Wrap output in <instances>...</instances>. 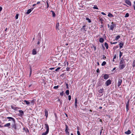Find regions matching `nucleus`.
Returning a JSON list of instances; mask_svg holds the SVG:
<instances>
[{"instance_id": "nucleus-1", "label": "nucleus", "mask_w": 135, "mask_h": 135, "mask_svg": "<svg viewBox=\"0 0 135 135\" xmlns=\"http://www.w3.org/2000/svg\"><path fill=\"white\" fill-rule=\"evenodd\" d=\"M126 66V63L124 60L123 58H122L120 61L119 64V68L120 69H124Z\"/></svg>"}, {"instance_id": "nucleus-2", "label": "nucleus", "mask_w": 135, "mask_h": 135, "mask_svg": "<svg viewBox=\"0 0 135 135\" xmlns=\"http://www.w3.org/2000/svg\"><path fill=\"white\" fill-rule=\"evenodd\" d=\"M111 25L110 26V27H109V30L113 31L114 27H116V24L114 23L113 22H111Z\"/></svg>"}, {"instance_id": "nucleus-3", "label": "nucleus", "mask_w": 135, "mask_h": 135, "mask_svg": "<svg viewBox=\"0 0 135 135\" xmlns=\"http://www.w3.org/2000/svg\"><path fill=\"white\" fill-rule=\"evenodd\" d=\"M111 81L110 79H109L106 81L105 83V84H106L107 86H108L110 85L111 84Z\"/></svg>"}, {"instance_id": "nucleus-4", "label": "nucleus", "mask_w": 135, "mask_h": 135, "mask_svg": "<svg viewBox=\"0 0 135 135\" xmlns=\"http://www.w3.org/2000/svg\"><path fill=\"white\" fill-rule=\"evenodd\" d=\"M122 81V80L121 79H119L118 80V83L117 86L119 87L120 86Z\"/></svg>"}, {"instance_id": "nucleus-5", "label": "nucleus", "mask_w": 135, "mask_h": 135, "mask_svg": "<svg viewBox=\"0 0 135 135\" xmlns=\"http://www.w3.org/2000/svg\"><path fill=\"white\" fill-rule=\"evenodd\" d=\"M129 103V100H128L127 102V103L126 104V110L127 112H128L129 110L128 106Z\"/></svg>"}, {"instance_id": "nucleus-6", "label": "nucleus", "mask_w": 135, "mask_h": 135, "mask_svg": "<svg viewBox=\"0 0 135 135\" xmlns=\"http://www.w3.org/2000/svg\"><path fill=\"white\" fill-rule=\"evenodd\" d=\"M6 118L9 119H11L12 120V121H13L14 123H15L16 122L15 119L13 118L12 117H6Z\"/></svg>"}, {"instance_id": "nucleus-7", "label": "nucleus", "mask_w": 135, "mask_h": 135, "mask_svg": "<svg viewBox=\"0 0 135 135\" xmlns=\"http://www.w3.org/2000/svg\"><path fill=\"white\" fill-rule=\"evenodd\" d=\"M125 2L126 4L129 6H131V2L128 0H126Z\"/></svg>"}, {"instance_id": "nucleus-8", "label": "nucleus", "mask_w": 135, "mask_h": 135, "mask_svg": "<svg viewBox=\"0 0 135 135\" xmlns=\"http://www.w3.org/2000/svg\"><path fill=\"white\" fill-rule=\"evenodd\" d=\"M45 128L46 129V131L49 132V128L48 124H45Z\"/></svg>"}, {"instance_id": "nucleus-9", "label": "nucleus", "mask_w": 135, "mask_h": 135, "mask_svg": "<svg viewBox=\"0 0 135 135\" xmlns=\"http://www.w3.org/2000/svg\"><path fill=\"white\" fill-rule=\"evenodd\" d=\"M33 8H32L31 9H28L27 11V12H26V14H29L31 11L33 9Z\"/></svg>"}, {"instance_id": "nucleus-10", "label": "nucleus", "mask_w": 135, "mask_h": 135, "mask_svg": "<svg viewBox=\"0 0 135 135\" xmlns=\"http://www.w3.org/2000/svg\"><path fill=\"white\" fill-rule=\"evenodd\" d=\"M103 77L104 79H107L109 78V75L107 74H105L104 75Z\"/></svg>"}, {"instance_id": "nucleus-11", "label": "nucleus", "mask_w": 135, "mask_h": 135, "mask_svg": "<svg viewBox=\"0 0 135 135\" xmlns=\"http://www.w3.org/2000/svg\"><path fill=\"white\" fill-rule=\"evenodd\" d=\"M65 126H66V129L65 130V131L66 132V133H68L69 134V132L68 131V130H69L68 126L66 124L65 125Z\"/></svg>"}, {"instance_id": "nucleus-12", "label": "nucleus", "mask_w": 135, "mask_h": 135, "mask_svg": "<svg viewBox=\"0 0 135 135\" xmlns=\"http://www.w3.org/2000/svg\"><path fill=\"white\" fill-rule=\"evenodd\" d=\"M75 107V108H77V100L76 98L75 99V103L74 104Z\"/></svg>"}, {"instance_id": "nucleus-13", "label": "nucleus", "mask_w": 135, "mask_h": 135, "mask_svg": "<svg viewBox=\"0 0 135 135\" xmlns=\"http://www.w3.org/2000/svg\"><path fill=\"white\" fill-rule=\"evenodd\" d=\"M32 54L33 55H35L36 54V49H34L33 50Z\"/></svg>"}, {"instance_id": "nucleus-14", "label": "nucleus", "mask_w": 135, "mask_h": 135, "mask_svg": "<svg viewBox=\"0 0 135 135\" xmlns=\"http://www.w3.org/2000/svg\"><path fill=\"white\" fill-rule=\"evenodd\" d=\"M45 115L46 116V118H47L48 116V111L46 109L45 110Z\"/></svg>"}, {"instance_id": "nucleus-15", "label": "nucleus", "mask_w": 135, "mask_h": 135, "mask_svg": "<svg viewBox=\"0 0 135 135\" xmlns=\"http://www.w3.org/2000/svg\"><path fill=\"white\" fill-rule=\"evenodd\" d=\"M125 133L127 134H129L131 133V131L130 130H128L127 131L125 132Z\"/></svg>"}, {"instance_id": "nucleus-16", "label": "nucleus", "mask_w": 135, "mask_h": 135, "mask_svg": "<svg viewBox=\"0 0 135 135\" xmlns=\"http://www.w3.org/2000/svg\"><path fill=\"white\" fill-rule=\"evenodd\" d=\"M86 27V25L85 24H84V25L83 26L82 28H81L82 29H83L84 30V31L85 32L86 31V28H85Z\"/></svg>"}, {"instance_id": "nucleus-17", "label": "nucleus", "mask_w": 135, "mask_h": 135, "mask_svg": "<svg viewBox=\"0 0 135 135\" xmlns=\"http://www.w3.org/2000/svg\"><path fill=\"white\" fill-rule=\"evenodd\" d=\"M104 39L102 38H99V41L101 42V43H102L104 42Z\"/></svg>"}, {"instance_id": "nucleus-18", "label": "nucleus", "mask_w": 135, "mask_h": 135, "mask_svg": "<svg viewBox=\"0 0 135 135\" xmlns=\"http://www.w3.org/2000/svg\"><path fill=\"white\" fill-rule=\"evenodd\" d=\"M18 111L20 113V114L22 116L24 114V112L22 110H20Z\"/></svg>"}, {"instance_id": "nucleus-19", "label": "nucleus", "mask_w": 135, "mask_h": 135, "mask_svg": "<svg viewBox=\"0 0 135 135\" xmlns=\"http://www.w3.org/2000/svg\"><path fill=\"white\" fill-rule=\"evenodd\" d=\"M11 125V124L10 123H8L5 124L4 125V127H9Z\"/></svg>"}, {"instance_id": "nucleus-20", "label": "nucleus", "mask_w": 135, "mask_h": 135, "mask_svg": "<svg viewBox=\"0 0 135 135\" xmlns=\"http://www.w3.org/2000/svg\"><path fill=\"white\" fill-rule=\"evenodd\" d=\"M104 90V89L103 88H102L101 89H100V90H99L98 91V92L99 93H102L103 92Z\"/></svg>"}, {"instance_id": "nucleus-21", "label": "nucleus", "mask_w": 135, "mask_h": 135, "mask_svg": "<svg viewBox=\"0 0 135 135\" xmlns=\"http://www.w3.org/2000/svg\"><path fill=\"white\" fill-rule=\"evenodd\" d=\"M50 12H52V17H55L56 16V14L55 12L52 10Z\"/></svg>"}, {"instance_id": "nucleus-22", "label": "nucleus", "mask_w": 135, "mask_h": 135, "mask_svg": "<svg viewBox=\"0 0 135 135\" xmlns=\"http://www.w3.org/2000/svg\"><path fill=\"white\" fill-rule=\"evenodd\" d=\"M104 45L105 47H106V49H108V44L107 42H105Z\"/></svg>"}, {"instance_id": "nucleus-23", "label": "nucleus", "mask_w": 135, "mask_h": 135, "mask_svg": "<svg viewBox=\"0 0 135 135\" xmlns=\"http://www.w3.org/2000/svg\"><path fill=\"white\" fill-rule=\"evenodd\" d=\"M14 124L12 125V127L14 128L15 129H17L16 125L15 123H14Z\"/></svg>"}, {"instance_id": "nucleus-24", "label": "nucleus", "mask_w": 135, "mask_h": 135, "mask_svg": "<svg viewBox=\"0 0 135 135\" xmlns=\"http://www.w3.org/2000/svg\"><path fill=\"white\" fill-rule=\"evenodd\" d=\"M59 22H58L56 24V28L57 30L58 29V30H59V28H58V27L59 26Z\"/></svg>"}, {"instance_id": "nucleus-25", "label": "nucleus", "mask_w": 135, "mask_h": 135, "mask_svg": "<svg viewBox=\"0 0 135 135\" xmlns=\"http://www.w3.org/2000/svg\"><path fill=\"white\" fill-rule=\"evenodd\" d=\"M119 47L120 48H121L123 46V45L124 44L122 43H120L119 44Z\"/></svg>"}, {"instance_id": "nucleus-26", "label": "nucleus", "mask_w": 135, "mask_h": 135, "mask_svg": "<svg viewBox=\"0 0 135 135\" xmlns=\"http://www.w3.org/2000/svg\"><path fill=\"white\" fill-rule=\"evenodd\" d=\"M108 16L109 17H114L110 13H109L108 15Z\"/></svg>"}, {"instance_id": "nucleus-27", "label": "nucleus", "mask_w": 135, "mask_h": 135, "mask_svg": "<svg viewBox=\"0 0 135 135\" xmlns=\"http://www.w3.org/2000/svg\"><path fill=\"white\" fill-rule=\"evenodd\" d=\"M23 102H25L26 103V104H27V105H29L30 104V102L29 101H27V100H25L23 101Z\"/></svg>"}, {"instance_id": "nucleus-28", "label": "nucleus", "mask_w": 135, "mask_h": 135, "mask_svg": "<svg viewBox=\"0 0 135 135\" xmlns=\"http://www.w3.org/2000/svg\"><path fill=\"white\" fill-rule=\"evenodd\" d=\"M120 37V36L119 35H118L115 37V40H117Z\"/></svg>"}, {"instance_id": "nucleus-29", "label": "nucleus", "mask_w": 135, "mask_h": 135, "mask_svg": "<svg viewBox=\"0 0 135 135\" xmlns=\"http://www.w3.org/2000/svg\"><path fill=\"white\" fill-rule=\"evenodd\" d=\"M132 66L133 67H134L135 66V60H134L132 64Z\"/></svg>"}, {"instance_id": "nucleus-30", "label": "nucleus", "mask_w": 135, "mask_h": 135, "mask_svg": "<svg viewBox=\"0 0 135 135\" xmlns=\"http://www.w3.org/2000/svg\"><path fill=\"white\" fill-rule=\"evenodd\" d=\"M48 132H49L46 131L45 132L43 133L42 135H46L48 133Z\"/></svg>"}, {"instance_id": "nucleus-31", "label": "nucleus", "mask_w": 135, "mask_h": 135, "mask_svg": "<svg viewBox=\"0 0 135 135\" xmlns=\"http://www.w3.org/2000/svg\"><path fill=\"white\" fill-rule=\"evenodd\" d=\"M93 8L94 9H98L97 6L96 5H95L94 6V7H93Z\"/></svg>"}, {"instance_id": "nucleus-32", "label": "nucleus", "mask_w": 135, "mask_h": 135, "mask_svg": "<svg viewBox=\"0 0 135 135\" xmlns=\"http://www.w3.org/2000/svg\"><path fill=\"white\" fill-rule=\"evenodd\" d=\"M86 20L88 21V22H89L90 23L91 22V21L88 18H86Z\"/></svg>"}, {"instance_id": "nucleus-33", "label": "nucleus", "mask_w": 135, "mask_h": 135, "mask_svg": "<svg viewBox=\"0 0 135 135\" xmlns=\"http://www.w3.org/2000/svg\"><path fill=\"white\" fill-rule=\"evenodd\" d=\"M123 53L122 52L120 51L119 52V57L120 58L121 57V56L122 55Z\"/></svg>"}, {"instance_id": "nucleus-34", "label": "nucleus", "mask_w": 135, "mask_h": 135, "mask_svg": "<svg viewBox=\"0 0 135 135\" xmlns=\"http://www.w3.org/2000/svg\"><path fill=\"white\" fill-rule=\"evenodd\" d=\"M65 93L67 95H68L69 94V90H67L66 91Z\"/></svg>"}, {"instance_id": "nucleus-35", "label": "nucleus", "mask_w": 135, "mask_h": 135, "mask_svg": "<svg viewBox=\"0 0 135 135\" xmlns=\"http://www.w3.org/2000/svg\"><path fill=\"white\" fill-rule=\"evenodd\" d=\"M106 64V62L104 61L102 63V66H104Z\"/></svg>"}, {"instance_id": "nucleus-36", "label": "nucleus", "mask_w": 135, "mask_h": 135, "mask_svg": "<svg viewBox=\"0 0 135 135\" xmlns=\"http://www.w3.org/2000/svg\"><path fill=\"white\" fill-rule=\"evenodd\" d=\"M129 16V14L128 13H127L126 14L124 17H128Z\"/></svg>"}, {"instance_id": "nucleus-37", "label": "nucleus", "mask_w": 135, "mask_h": 135, "mask_svg": "<svg viewBox=\"0 0 135 135\" xmlns=\"http://www.w3.org/2000/svg\"><path fill=\"white\" fill-rule=\"evenodd\" d=\"M59 86H55L54 87V88L55 89H56L59 88Z\"/></svg>"}, {"instance_id": "nucleus-38", "label": "nucleus", "mask_w": 135, "mask_h": 135, "mask_svg": "<svg viewBox=\"0 0 135 135\" xmlns=\"http://www.w3.org/2000/svg\"><path fill=\"white\" fill-rule=\"evenodd\" d=\"M19 15L18 14H17L15 16L16 19H17L18 18Z\"/></svg>"}, {"instance_id": "nucleus-39", "label": "nucleus", "mask_w": 135, "mask_h": 135, "mask_svg": "<svg viewBox=\"0 0 135 135\" xmlns=\"http://www.w3.org/2000/svg\"><path fill=\"white\" fill-rule=\"evenodd\" d=\"M78 131H77V133L78 135H81L80 133L79 132V131H78Z\"/></svg>"}, {"instance_id": "nucleus-40", "label": "nucleus", "mask_w": 135, "mask_h": 135, "mask_svg": "<svg viewBox=\"0 0 135 135\" xmlns=\"http://www.w3.org/2000/svg\"><path fill=\"white\" fill-rule=\"evenodd\" d=\"M61 68L60 67H58L55 70V71H58L59 69H60Z\"/></svg>"}, {"instance_id": "nucleus-41", "label": "nucleus", "mask_w": 135, "mask_h": 135, "mask_svg": "<svg viewBox=\"0 0 135 135\" xmlns=\"http://www.w3.org/2000/svg\"><path fill=\"white\" fill-rule=\"evenodd\" d=\"M71 95H69L68 96V99L69 100H71Z\"/></svg>"}, {"instance_id": "nucleus-42", "label": "nucleus", "mask_w": 135, "mask_h": 135, "mask_svg": "<svg viewBox=\"0 0 135 135\" xmlns=\"http://www.w3.org/2000/svg\"><path fill=\"white\" fill-rule=\"evenodd\" d=\"M93 47L94 48V51H95L96 50V47L94 45H93Z\"/></svg>"}, {"instance_id": "nucleus-43", "label": "nucleus", "mask_w": 135, "mask_h": 135, "mask_svg": "<svg viewBox=\"0 0 135 135\" xmlns=\"http://www.w3.org/2000/svg\"><path fill=\"white\" fill-rule=\"evenodd\" d=\"M110 43L112 45V44H116L117 43V42H110Z\"/></svg>"}, {"instance_id": "nucleus-44", "label": "nucleus", "mask_w": 135, "mask_h": 135, "mask_svg": "<svg viewBox=\"0 0 135 135\" xmlns=\"http://www.w3.org/2000/svg\"><path fill=\"white\" fill-rule=\"evenodd\" d=\"M38 41H41V37H38Z\"/></svg>"}, {"instance_id": "nucleus-45", "label": "nucleus", "mask_w": 135, "mask_h": 135, "mask_svg": "<svg viewBox=\"0 0 135 135\" xmlns=\"http://www.w3.org/2000/svg\"><path fill=\"white\" fill-rule=\"evenodd\" d=\"M70 69V68L69 67H67L66 68V70L68 71H69Z\"/></svg>"}, {"instance_id": "nucleus-46", "label": "nucleus", "mask_w": 135, "mask_h": 135, "mask_svg": "<svg viewBox=\"0 0 135 135\" xmlns=\"http://www.w3.org/2000/svg\"><path fill=\"white\" fill-rule=\"evenodd\" d=\"M63 94H64V93H63V91H62V92L60 93V95H61V96H63Z\"/></svg>"}, {"instance_id": "nucleus-47", "label": "nucleus", "mask_w": 135, "mask_h": 135, "mask_svg": "<svg viewBox=\"0 0 135 135\" xmlns=\"http://www.w3.org/2000/svg\"><path fill=\"white\" fill-rule=\"evenodd\" d=\"M103 59H106V57L104 55H103Z\"/></svg>"}, {"instance_id": "nucleus-48", "label": "nucleus", "mask_w": 135, "mask_h": 135, "mask_svg": "<svg viewBox=\"0 0 135 135\" xmlns=\"http://www.w3.org/2000/svg\"><path fill=\"white\" fill-rule=\"evenodd\" d=\"M66 88L67 89H69V87H68V84L67 83H66Z\"/></svg>"}, {"instance_id": "nucleus-49", "label": "nucleus", "mask_w": 135, "mask_h": 135, "mask_svg": "<svg viewBox=\"0 0 135 135\" xmlns=\"http://www.w3.org/2000/svg\"><path fill=\"white\" fill-rule=\"evenodd\" d=\"M101 14L103 15H106V14L105 13H104V12H101Z\"/></svg>"}, {"instance_id": "nucleus-50", "label": "nucleus", "mask_w": 135, "mask_h": 135, "mask_svg": "<svg viewBox=\"0 0 135 135\" xmlns=\"http://www.w3.org/2000/svg\"><path fill=\"white\" fill-rule=\"evenodd\" d=\"M116 57H117V56L116 55H115L114 57H113V59H115L116 58Z\"/></svg>"}, {"instance_id": "nucleus-51", "label": "nucleus", "mask_w": 135, "mask_h": 135, "mask_svg": "<svg viewBox=\"0 0 135 135\" xmlns=\"http://www.w3.org/2000/svg\"><path fill=\"white\" fill-rule=\"evenodd\" d=\"M32 72V70L31 68H30V73H31Z\"/></svg>"}, {"instance_id": "nucleus-52", "label": "nucleus", "mask_w": 135, "mask_h": 135, "mask_svg": "<svg viewBox=\"0 0 135 135\" xmlns=\"http://www.w3.org/2000/svg\"><path fill=\"white\" fill-rule=\"evenodd\" d=\"M97 72L98 73L99 72V69L98 68L97 69Z\"/></svg>"}, {"instance_id": "nucleus-53", "label": "nucleus", "mask_w": 135, "mask_h": 135, "mask_svg": "<svg viewBox=\"0 0 135 135\" xmlns=\"http://www.w3.org/2000/svg\"><path fill=\"white\" fill-rule=\"evenodd\" d=\"M38 35L39 36V37H41V33H39L38 34Z\"/></svg>"}, {"instance_id": "nucleus-54", "label": "nucleus", "mask_w": 135, "mask_h": 135, "mask_svg": "<svg viewBox=\"0 0 135 135\" xmlns=\"http://www.w3.org/2000/svg\"><path fill=\"white\" fill-rule=\"evenodd\" d=\"M54 68H50L49 69L50 70H52V69H53Z\"/></svg>"}, {"instance_id": "nucleus-55", "label": "nucleus", "mask_w": 135, "mask_h": 135, "mask_svg": "<svg viewBox=\"0 0 135 135\" xmlns=\"http://www.w3.org/2000/svg\"><path fill=\"white\" fill-rule=\"evenodd\" d=\"M40 1H38V2H37V4H38L40 3Z\"/></svg>"}, {"instance_id": "nucleus-56", "label": "nucleus", "mask_w": 135, "mask_h": 135, "mask_svg": "<svg viewBox=\"0 0 135 135\" xmlns=\"http://www.w3.org/2000/svg\"><path fill=\"white\" fill-rule=\"evenodd\" d=\"M40 44V41H38V42L37 43V44L39 45Z\"/></svg>"}, {"instance_id": "nucleus-57", "label": "nucleus", "mask_w": 135, "mask_h": 135, "mask_svg": "<svg viewBox=\"0 0 135 135\" xmlns=\"http://www.w3.org/2000/svg\"><path fill=\"white\" fill-rule=\"evenodd\" d=\"M133 7H134V9L135 10V5H133Z\"/></svg>"}, {"instance_id": "nucleus-58", "label": "nucleus", "mask_w": 135, "mask_h": 135, "mask_svg": "<svg viewBox=\"0 0 135 135\" xmlns=\"http://www.w3.org/2000/svg\"><path fill=\"white\" fill-rule=\"evenodd\" d=\"M116 69V68H113V71L115 70Z\"/></svg>"}, {"instance_id": "nucleus-59", "label": "nucleus", "mask_w": 135, "mask_h": 135, "mask_svg": "<svg viewBox=\"0 0 135 135\" xmlns=\"http://www.w3.org/2000/svg\"><path fill=\"white\" fill-rule=\"evenodd\" d=\"M102 46H103V50H104L105 49V47L103 46V45H102Z\"/></svg>"}, {"instance_id": "nucleus-60", "label": "nucleus", "mask_w": 135, "mask_h": 135, "mask_svg": "<svg viewBox=\"0 0 135 135\" xmlns=\"http://www.w3.org/2000/svg\"><path fill=\"white\" fill-rule=\"evenodd\" d=\"M107 26H108V28H109V27H110V26L109 25V24H108Z\"/></svg>"}, {"instance_id": "nucleus-61", "label": "nucleus", "mask_w": 135, "mask_h": 135, "mask_svg": "<svg viewBox=\"0 0 135 135\" xmlns=\"http://www.w3.org/2000/svg\"><path fill=\"white\" fill-rule=\"evenodd\" d=\"M47 8H48L49 7V4L47 2Z\"/></svg>"}, {"instance_id": "nucleus-62", "label": "nucleus", "mask_w": 135, "mask_h": 135, "mask_svg": "<svg viewBox=\"0 0 135 135\" xmlns=\"http://www.w3.org/2000/svg\"><path fill=\"white\" fill-rule=\"evenodd\" d=\"M36 4H33V6H35L36 5Z\"/></svg>"}, {"instance_id": "nucleus-63", "label": "nucleus", "mask_w": 135, "mask_h": 135, "mask_svg": "<svg viewBox=\"0 0 135 135\" xmlns=\"http://www.w3.org/2000/svg\"><path fill=\"white\" fill-rule=\"evenodd\" d=\"M102 107H99V108L100 109H102Z\"/></svg>"}, {"instance_id": "nucleus-64", "label": "nucleus", "mask_w": 135, "mask_h": 135, "mask_svg": "<svg viewBox=\"0 0 135 135\" xmlns=\"http://www.w3.org/2000/svg\"><path fill=\"white\" fill-rule=\"evenodd\" d=\"M102 133V131H100V134H101Z\"/></svg>"}]
</instances>
